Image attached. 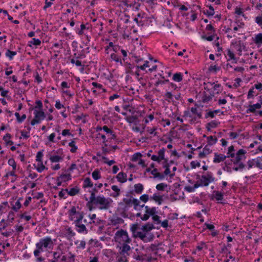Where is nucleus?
Returning <instances> with one entry per match:
<instances>
[{"instance_id": "f257e3e1", "label": "nucleus", "mask_w": 262, "mask_h": 262, "mask_svg": "<svg viewBox=\"0 0 262 262\" xmlns=\"http://www.w3.org/2000/svg\"><path fill=\"white\" fill-rule=\"evenodd\" d=\"M68 213L69 219L70 221L73 222L76 231L79 233L83 234H86L88 233L86 226L91 224V221L96 217L95 214L90 215L91 221H88L86 219H84V212L77 211L76 208L75 206H72Z\"/></svg>"}, {"instance_id": "f03ea898", "label": "nucleus", "mask_w": 262, "mask_h": 262, "mask_svg": "<svg viewBox=\"0 0 262 262\" xmlns=\"http://www.w3.org/2000/svg\"><path fill=\"white\" fill-rule=\"evenodd\" d=\"M54 245V242L50 236L40 238L35 245L36 249L33 252L34 256L38 257L41 252L52 249Z\"/></svg>"}, {"instance_id": "7ed1b4c3", "label": "nucleus", "mask_w": 262, "mask_h": 262, "mask_svg": "<svg viewBox=\"0 0 262 262\" xmlns=\"http://www.w3.org/2000/svg\"><path fill=\"white\" fill-rule=\"evenodd\" d=\"M89 203H93L96 205H99L100 210H107L111 206L112 200L111 199L106 198L103 195H98L96 198L94 196L89 199Z\"/></svg>"}, {"instance_id": "20e7f679", "label": "nucleus", "mask_w": 262, "mask_h": 262, "mask_svg": "<svg viewBox=\"0 0 262 262\" xmlns=\"http://www.w3.org/2000/svg\"><path fill=\"white\" fill-rule=\"evenodd\" d=\"M196 179H199V181L202 184L203 187L208 186L209 183L215 181V178L213 176V173L210 171H207L204 174L202 175L200 178V176L197 174L196 176Z\"/></svg>"}, {"instance_id": "39448f33", "label": "nucleus", "mask_w": 262, "mask_h": 262, "mask_svg": "<svg viewBox=\"0 0 262 262\" xmlns=\"http://www.w3.org/2000/svg\"><path fill=\"white\" fill-rule=\"evenodd\" d=\"M115 237L116 241L119 243L123 242V243H130L132 242V239L129 237L126 231L123 229L117 231L115 233Z\"/></svg>"}, {"instance_id": "423d86ee", "label": "nucleus", "mask_w": 262, "mask_h": 262, "mask_svg": "<svg viewBox=\"0 0 262 262\" xmlns=\"http://www.w3.org/2000/svg\"><path fill=\"white\" fill-rule=\"evenodd\" d=\"M122 202L129 208L131 207L132 205H133L135 210L139 209L138 207H140L141 206L140 205L139 200L137 199L133 198L129 194H126V198H123Z\"/></svg>"}, {"instance_id": "0eeeda50", "label": "nucleus", "mask_w": 262, "mask_h": 262, "mask_svg": "<svg viewBox=\"0 0 262 262\" xmlns=\"http://www.w3.org/2000/svg\"><path fill=\"white\" fill-rule=\"evenodd\" d=\"M204 90L205 91L203 92L202 101L204 103H208L214 96V93L208 86H205Z\"/></svg>"}, {"instance_id": "6e6552de", "label": "nucleus", "mask_w": 262, "mask_h": 262, "mask_svg": "<svg viewBox=\"0 0 262 262\" xmlns=\"http://www.w3.org/2000/svg\"><path fill=\"white\" fill-rule=\"evenodd\" d=\"M34 114V118L30 122L31 125L32 126L36 124L40 123L41 121L43 120L46 117V115L44 112H43L42 110L37 111L35 110Z\"/></svg>"}, {"instance_id": "1a4fd4ad", "label": "nucleus", "mask_w": 262, "mask_h": 262, "mask_svg": "<svg viewBox=\"0 0 262 262\" xmlns=\"http://www.w3.org/2000/svg\"><path fill=\"white\" fill-rule=\"evenodd\" d=\"M246 151L245 150L243 149H240L237 151L236 154H235V157L231 160V161L234 164H237V163H239L241 161L246 159Z\"/></svg>"}, {"instance_id": "9d476101", "label": "nucleus", "mask_w": 262, "mask_h": 262, "mask_svg": "<svg viewBox=\"0 0 262 262\" xmlns=\"http://www.w3.org/2000/svg\"><path fill=\"white\" fill-rule=\"evenodd\" d=\"M261 158L258 157L256 159L249 160L247 162V168L248 169L252 168L253 166L262 169V163H261Z\"/></svg>"}, {"instance_id": "9b49d317", "label": "nucleus", "mask_w": 262, "mask_h": 262, "mask_svg": "<svg viewBox=\"0 0 262 262\" xmlns=\"http://www.w3.org/2000/svg\"><path fill=\"white\" fill-rule=\"evenodd\" d=\"M122 4L126 7H133V9L138 10L140 6V4L136 0H121Z\"/></svg>"}, {"instance_id": "f8f14e48", "label": "nucleus", "mask_w": 262, "mask_h": 262, "mask_svg": "<svg viewBox=\"0 0 262 262\" xmlns=\"http://www.w3.org/2000/svg\"><path fill=\"white\" fill-rule=\"evenodd\" d=\"M165 149L162 148L158 152V156L153 155L151 156V159L154 161L160 163L162 159H164Z\"/></svg>"}, {"instance_id": "ddd939ff", "label": "nucleus", "mask_w": 262, "mask_h": 262, "mask_svg": "<svg viewBox=\"0 0 262 262\" xmlns=\"http://www.w3.org/2000/svg\"><path fill=\"white\" fill-rule=\"evenodd\" d=\"M128 243H123L122 246L120 247L119 254L120 255H129L128 251L131 250V247L128 245Z\"/></svg>"}, {"instance_id": "4468645a", "label": "nucleus", "mask_w": 262, "mask_h": 262, "mask_svg": "<svg viewBox=\"0 0 262 262\" xmlns=\"http://www.w3.org/2000/svg\"><path fill=\"white\" fill-rule=\"evenodd\" d=\"M214 156L213 162L214 163H219L221 162H223L227 158L226 156L222 154H218L217 152H215Z\"/></svg>"}, {"instance_id": "2eb2a0df", "label": "nucleus", "mask_w": 262, "mask_h": 262, "mask_svg": "<svg viewBox=\"0 0 262 262\" xmlns=\"http://www.w3.org/2000/svg\"><path fill=\"white\" fill-rule=\"evenodd\" d=\"M109 224L112 226H117L119 224L123 223L124 220L119 217L115 216L109 219Z\"/></svg>"}, {"instance_id": "dca6fc26", "label": "nucleus", "mask_w": 262, "mask_h": 262, "mask_svg": "<svg viewBox=\"0 0 262 262\" xmlns=\"http://www.w3.org/2000/svg\"><path fill=\"white\" fill-rule=\"evenodd\" d=\"M210 145L207 144L204 147L203 150L201 151L199 154V157L200 158H205L207 155H209L212 152V150L210 149Z\"/></svg>"}, {"instance_id": "f3484780", "label": "nucleus", "mask_w": 262, "mask_h": 262, "mask_svg": "<svg viewBox=\"0 0 262 262\" xmlns=\"http://www.w3.org/2000/svg\"><path fill=\"white\" fill-rule=\"evenodd\" d=\"M140 207L142 208L144 207L146 209L145 213H148L149 215L152 216L157 213V209L155 207L150 208L148 206H145L144 204L141 205Z\"/></svg>"}, {"instance_id": "a211bd4d", "label": "nucleus", "mask_w": 262, "mask_h": 262, "mask_svg": "<svg viewBox=\"0 0 262 262\" xmlns=\"http://www.w3.org/2000/svg\"><path fill=\"white\" fill-rule=\"evenodd\" d=\"M64 191H66L70 196H74L79 192V188L77 186H76L70 189L66 188L64 189Z\"/></svg>"}, {"instance_id": "6ab92c4d", "label": "nucleus", "mask_w": 262, "mask_h": 262, "mask_svg": "<svg viewBox=\"0 0 262 262\" xmlns=\"http://www.w3.org/2000/svg\"><path fill=\"white\" fill-rule=\"evenodd\" d=\"M118 182L123 183L127 181V174L123 172H120L116 176Z\"/></svg>"}, {"instance_id": "aec40b11", "label": "nucleus", "mask_w": 262, "mask_h": 262, "mask_svg": "<svg viewBox=\"0 0 262 262\" xmlns=\"http://www.w3.org/2000/svg\"><path fill=\"white\" fill-rule=\"evenodd\" d=\"M150 200H154L159 205L162 204L163 201V196L157 193H154L153 195L150 197Z\"/></svg>"}, {"instance_id": "412c9836", "label": "nucleus", "mask_w": 262, "mask_h": 262, "mask_svg": "<svg viewBox=\"0 0 262 262\" xmlns=\"http://www.w3.org/2000/svg\"><path fill=\"white\" fill-rule=\"evenodd\" d=\"M220 122L215 120L211 121L206 125V128L208 131H210L211 128L216 127Z\"/></svg>"}, {"instance_id": "4be33fe9", "label": "nucleus", "mask_w": 262, "mask_h": 262, "mask_svg": "<svg viewBox=\"0 0 262 262\" xmlns=\"http://www.w3.org/2000/svg\"><path fill=\"white\" fill-rule=\"evenodd\" d=\"M234 47L236 51L238 52V54L239 56L242 55V51L244 50L246 48L244 44L241 41H239L238 43H236V45H234Z\"/></svg>"}, {"instance_id": "5701e85b", "label": "nucleus", "mask_w": 262, "mask_h": 262, "mask_svg": "<svg viewBox=\"0 0 262 262\" xmlns=\"http://www.w3.org/2000/svg\"><path fill=\"white\" fill-rule=\"evenodd\" d=\"M94 184L90 178L87 177L84 179L82 186L83 188H92Z\"/></svg>"}, {"instance_id": "b1692460", "label": "nucleus", "mask_w": 262, "mask_h": 262, "mask_svg": "<svg viewBox=\"0 0 262 262\" xmlns=\"http://www.w3.org/2000/svg\"><path fill=\"white\" fill-rule=\"evenodd\" d=\"M151 174L154 176V178H158L160 180L164 179V174L159 172L157 168H154V169L151 171Z\"/></svg>"}, {"instance_id": "393cba45", "label": "nucleus", "mask_w": 262, "mask_h": 262, "mask_svg": "<svg viewBox=\"0 0 262 262\" xmlns=\"http://www.w3.org/2000/svg\"><path fill=\"white\" fill-rule=\"evenodd\" d=\"M136 236L139 237L144 242H148L150 241V239H149L147 237L146 234L145 233H143V232H141V231L137 232Z\"/></svg>"}, {"instance_id": "a878e982", "label": "nucleus", "mask_w": 262, "mask_h": 262, "mask_svg": "<svg viewBox=\"0 0 262 262\" xmlns=\"http://www.w3.org/2000/svg\"><path fill=\"white\" fill-rule=\"evenodd\" d=\"M11 137V134L9 133L6 134V135L3 137V140L6 142L7 145H12L13 144L14 142L10 140Z\"/></svg>"}, {"instance_id": "bb28decb", "label": "nucleus", "mask_w": 262, "mask_h": 262, "mask_svg": "<svg viewBox=\"0 0 262 262\" xmlns=\"http://www.w3.org/2000/svg\"><path fill=\"white\" fill-rule=\"evenodd\" d=\"M207 144L210 146H212V145L215 144L217 141V138L216 137L213 136H210L207 137Z\"/></svg>"}, {"instance_id": "cd10ccee", "label": "nucleus", "mask_w": 262, "mask_h": 262, "mask_svg": "<svg viewBox=\"0 0 262 262\" xmlns=\"http://www.w3.org/2000/svg\"><path fill=\"white\" fill-rule=\"evenodd\" d=\"M154 228V225L151 223H147L146 224L142 226V230L143 232H147L148 231H151L152 229Z\"/></svg>"}, {"instance_id": "c85d7f7f", "label": "nucleus", "mask_w": 262, "mask_h": 262, "mask_svg": "<svg viewBox=\"0 0 262 262\" xmlns=\"http://www.w3.org/2000/svg\"><path fill=\"white\" fill-rule=\"evenodd\" d=\"M203 13L207 16H212L214 14V10L212 6H209L208 9L203 10Z\"/></svg>"}, {"instance_id": "c756f323", "label": "nucleus", "mask_w": 262, "mask_h": 262, "mask_svg": "<svg viewBox=\"0 0 262 262\" xmlns=\"http://www.w3.org/2000/svg\"><path fill=\"white\" fill-rule=\"evenodd\" d=\"M111 188L113 191H115V193L111 194V196H112L114 198L118 197L120 195V190L118 188V187L116 185H113L111 187Z\"/></svg>"}, {"instance_id": "7c9ffc66", "label": "nucleus", "mask_w": 262, "mask_h": 262, "mask_svg": "<svg viewBox=\"0 0 262 262\" xmlns=\"http://www.w3.org/2000/svg\"><path fill=\"white\" fill-rule=\"evenodd\" d=\"M135 191L137 194H141L144 189L143 185L142 184L138 183L134 185Z\"/></svg>"}, {"instance_id": "2f4dec72", "label": "nucleus", "mask_w": 262, "mask_h": 262, "mask_svg": "<svg viewBox=\"0 0 262 262\" xmlns=\"http://www.w3.org/2000/svg\"><path fill=\"white\" fill-rule=\"evenodd\" d=\"M63 160V157L58 155L51 156L50 157V160L52 163H56L60 162Z\"/></svg>"}, {"instance_id": "473e14b6", "label": "nucleus", "mask_w": 262, "mask_h": 262, "mask_svg": "<svg viewBox=\"0 0 262 262\" xmlns=\"http://www.w3.org/2000/svg\"><path fill=\"white\" fill-rule=\"evenodd\" d=\"M213 193L214 194V198L217 201H221L223 200V193L219 191H214Z\"/></svg>"}, {"instance_id": "72a5a7b5", "label": "nucleus", "mask_w": 262, "mask_h": 262, "mask_svg": "<svg viewBox=\"0 0 262 262\" xmlns=\"http://www.w3.org/2000/svg\"><path fill=\"white\" fill-rule=\"evenodd\" d=\"M61 253L58 252H53V258L49 260L50 262H59V259L61 257Z\"/></svg>"}, {"instance_id": "f704fd0d", "label": "nucleus", "mask_w": 262, "mask_h": 262, "mask_svg": "<svg viewBox=\"0 0 262 262\" xmlns=\"http://www.w3.org/2000/svg\"><path fill=\"white\" fill-rule=\"evenodd\" d=\"M172 79L177 82H180L183 79V75L181 73H175L173 75Z\"/></svg>"}, {"instance_id": "c9c22d12", "label": "nucleus", "mask_w": 262, "mask_h": 262, "mask_svg": "<svg viewBox=\"0 0 262 262\" xmlns=\"http://www.w3.org/2000/svg\"><path fill=\"white\" fill-rule=\"evenodd\" d=\"M21 207V204L19 200H17L14 204L12 205V209L15 212H17Z\"/></svg>"}, {"instance_id": "e433bc0d", "label": "nucleus", "mask_w": 262, "mask_h": 262, "mask_svg": "<svg viewBox=\"0 0 262 262\" xmlns=\"http://www.w3.org/2000/svg\"><path fill=\"white\" fill-rule=\"evenodd\" d=\"M29 43L30 44H29L28 46L30 47H31V44L36 46H39L41 43V41L39 39H36L35 38H32V40L29 42Z\"/></svg>"}, {"instance_id": "4c0bfd02", "label": "nucleus", "mask_w": 262, "mask_h": 262, "mask_svg": "<svg viewBox=\"0 0 262 262\" xmlns=\"http://www.w3.org/2000/svg\"><path fill=\"white\" fill-rule=\"evenodd\" d=\"M92 178L95 180H97L101 178L100 172L98 169H95L92 173Z\"/></svg>"}, {"instance_id": "58836bf2", "label": "nucleus", "mask_w": 262, "mask_h": 262, "mask_svg": "<svg viewBox=\"0 0 262 262\" xmlns=\"http://www.w3.org/2000/svg\"><path fill=\"white\" fill-rule=\"evenodd\" d=\"M234 150H234V146L233 145L230 146L228 148V153H227V154L228 155L226 156L227 157V158L231 157L232 158H233L235 157V154L234 152Z\"/></svg>"}, {"instance_id": "ea45409f", "label": "nucleus", "mask_w": 262, "mask_h": 262, "mask_svg": "<svg viewBox=\"0 0 262 262\" xmlns=\"http://www.w3.org/2000/svg\"><path fill=\"white\" fill-rule=\"evenodd\" d=\"M69 146L71 147L70 151L72 153H74L77 149V146L75 145V142L73 140L69 143Z\"/></svg>"}, {"instance_id": "a19ab883", "label": "nucleus", "mask_w": 262, "mask_h": 262, "mask_svg": "<svg viewBox=\"0 0 262 262\" xmlns=\"http://www.w3.org/2000/svg\"><path fill=\"white\" fill-rule=\"evenodd\" d=\"M111 58L113 60L116 61V62H119L120 64H122L121 60L120 57L117 55L116 54L113 53L111 54Z\"/></svg>"}, {"instance_id": "79ce46f5", "label": "nucleus", "mask_w": 262, "mask_h": 262, "mask_svg": "<svg viewBox=\"0 0 262 262\" xmlns=\"http://www.w3.org/2000/svg\"><path fill=\"white\" fill-rule=\"evenodd\" d=\"M226 54L229 57L228 60H235V62H236L234 54L231 50L227 49Z\"/></svg>"}, {"instance_id": "37998d69", "label": "nucleus", "mask_w": 262, "mask_h": 262, "mask_svg": "<svg viewBox=\"0 0 262 262\" xmlns=\"http://www.w3.org/2000/svg\"><path fill=\"white\" fill-rule=\"evenodd\" d=\"M137 119L138 118L136 116H129L126 118L125 120L129 123H134Z\"/></svg>"}, {"instance_id": "c03bdc74", "label": "nucleus", "mask_w": 262, "mask_h": 262, "mask_svg": "<svg viewBox=\"0 0 262 262\" xmlns=\"http://www.w3.org/2000/svg\"><path fill=\"white\" fill-rule=\"evenodd\" d=\"M58 178L63 182H66L71 179L70 174H62Z\"/></svg>"}, {"instance_id": "a18cd8bd", "label": "nucleus", "mask_w": 262, "mask_h": 262, "mask_svg": "<svg viewBox=\"0 0 262 262\" xmlns=\"http://www.w3.org/2000/svg\"><path fill=\"white\" fill-rule=\"evenodd\" d=\"M15 55H16V52L11 51L10 50H8L6 53V56L9 57L10 60H12Z\"/></svg>"}, {"instance_id": "49530a36", "label": "nucleus", "mask_w": 262, "mask_h": 262, "mask_svg": "<svg viewBox=\"0 0 262 262\" xmlns=\"http://www.w3.org/2000/svg\"><path fill=\"white\" fill-rule=\"evenodd\" d=\"M255 23L258 25L261 28H262V11L260 15L256 16L255 19Z\"/></svg>"}, {"instance_id": "de8ad7c7", "label": "nucleus", "mask_w": 262, "mask_h": 262, "mask_svg": "<svg viewBox=\"0 0 262 262\" xmlns=\"http://www.w3.org/2000/svg\"><path fill=\"white\" fill-rule=\"evenodd\" d=\"M167 187V185L165 183H161L156 185V189L159 191H163L165 188Z\"/></svg>"}, {"instance_id": "09e8293b", "label": "nucleus", "mask_w": 262, "mask_h": 262, "mask_svg": "<svg viewBox=\"0 0 262 262\" xmlns=\"http://www.w3.org/2000/svg\"><path fill=\"white\" fill-rule=\"evenodd\" d=\"M8 163L12 167L13 170H15L16 169V163L13 158L9 159Z\"/></svg>"}, {"instance_id": "8fccbe9b", "label": "nucleus", "mask_w": 262, "mask_h": 262, "mask_svg": "<svg viewBox=\"0 0 262 262\" xmlns=\"http://www.w3.org/2000/svg\"><path fill=\"white\" fill-rule=\"evenodd\" d=\"M246 113L249 114L250 113H254L255 115H257L256 108L253 107V105H249L248 109L246 110Z\"/></svg>"}, {"instance_id": "3c124183", "label": "nucleus", "mask_w": 262, "mask_h": 262, "mask_svg": "<svg viewBox=\"0 0 262 262\" xmlns=\"http://www.w3.org/2000/svg\"><path fill=\"white\" fill-rule=\"evenodd\" d=\"M119 206L120 209H121L123 212L127 211L129 208L127 206L124 204L123 202L119 203Z\"/></svg>"}, {"instance_id": "603ef678", "label": "nucleus", "mask_w": 262, "mask_h": 262, "mask_svg": "<svg viewBox=\"0 0 262 262\" xmlns=\"http://www.w3.org/2000/svg\"><path fill=\"white\" fill-rule=\"evenodd\" d=\"M254 41L256 43H262V33H259L255 36Z\"/></svg>"}, {"instance_id": "864d4df0", "label": "nucleus", "mask_w": 262, "mask_h": 262, "mask_svg": "<svg viewBox=\"0 0 262 262\" xmlns=\"http://www.w3.org/2000/svg\"><path fill=\"white\" fill-rule=\"evenodd\" d=\"M67 236L69 237H72L75 235V233L73 231L71 227H68L66 229Z\"/></svg>"}, {"instance_id": "5fc2aeb1", "label": "nucleus", "mask_w": 262, "mask_h": 262, "mask_svg": "<svg viewBox=\"0 0 262 262\" xmlns=\"http://www.w3.org/2000/svg\"><path fill=\"white\" fill-rule=\"evenodd\" d=\"M148 249L152 252H154L156 255L157 254V251L159 250L158 246L156 244H151L148 248Z\"/></svg>"}, {"instance_id": "6e6d98bb", "label": "nucleus", "mask_w": 262, "mask_h": 262, "mask_svg": "<svg viewBox=\"0 0 262 262\" xmlns=\"http://www.w3.org/2000/svg\"><path fill=\"white\" fill-rule=\"evenodd\" d=\"M47 169L48 168L43 165L42 162H41L40 164H38V167L36 168V170L38 172H41L43 170Z\"/></svg>"}, {"instance_id": "4d7b16f0", "label": "nucleus", "mask_w": 262, "mask_h": 262, "mask_svg": "<svg viewBox=\"0 0 262 262\" xmlns=\"http://www.w3.org/2000/svg\"><path fill=\"white\" fill-rule=\"evenodd\" d=\"M254 90V88L252 87L249 90L247 95L248 99L253 98L254 97V94L255 93V91Z\"/></svg>"}, {"instance_id": "13d9d810", "label": "nucleus", "mask_w": 262, "mask_h": 262, "mask_svg": "<svg viewBox=\"0 0 262 262\" xmlns=\"http://www.w3.org/2000/svg\"><path fill=\"white\" fill-rule=\"evenodd\" d=\"M43 157V153L42 151L37 152L36 156V161L39 162H42V158Z\"/></svg>"}, {"instance_id": "bf43d9fd", "label": "nucleus", "mask_w": 262, "mask_h": 262, "mask_svg": "<svg viewBox=\"0 0 262 262\" xmlns=\"http://www.w3.org/2000/svg\"><path fill=\"white\" fill-rule=\"evenodd\" d=\"M86 29L85 25L82 24L80 25V28L78 30L77 33L79 35H81L84 34V30Z\"/></svg>"}, {"instance_id": "052dcab7", "label": "nucleus", "mask_w": 262, "mask_h": 262, "mask_svg": "<svg viewBox=\"0 0 262 262\" xmlns=\"http://www.w3.org/2000/svg\"><path fill=\"white\" fill-rule=\"evenodd\" d=\"M27 212H25L23 213L20 214L19 216L20 219H24L26 221H29L31 219V216L30 215H27Z\"/></svg>"}, {"instance_id": "680f3d73", "label": "nucleus", "mask_w": 262, "mask_h": 262, "mask_svg": "<svg viewBox=\"0 0 262 262\" xmlns=\"http://www.w3.org/2000/svg\"><path fill=\"white\" fill-rule=\"evenodd\" d=\"M98 189L95 186L92 189V190L89 191V192L91 193V195L90 198H93V196H94V198H96V193L98 192Z\"/></svg>"}, {"instance_id": "e2e57ef3", "label": "nucleus", "mask_w": 262, "mask_h": 262, "mask_svg": "<svg viewBox=\"0 0 262 262\" xmlns=\"http://www.w3.org/2000/svg\"><path fill=\"white\" fill-rule=\"evenodd\" d=\"M120 255L121 256L118 258L117 262H127L128 261L127 258V255L125 254Z\"/></svg>"}, {"instance_id": "0e129e2a", "label": "nucleus", "mask_w": 262, "mask_h": 262, "mask_svg": "<svg viewBox=\"0 0 262 262\" xmlns=\"http://www.w3.org/2000/svg\"><path fill=\"white\" fill-rule=\"evenodd\" d=\"M14 217H15L14 212L12 211H10L9 212L8 215V220H9V221L10 222L12 223L14 220Z\"/></svg>"}, {"instance_id": "69168bd1", "label": "nucleus", "mask_w": 262, "mask_h": 262, "mask_svg": "<svg viewBox=\"0 0 262 262\" xmlns=\"http://www.w3.org/2000/svg\"><path fill=\"white\" fill-rule=\"evenodd\" d=\"M165 97L166 98L165 100L168 102H170V100H171L173 98V95L171 92H167L165 94Z\"/></svg>"}, {"instance_id": "338daca9", "label": "nucleus", "mask_w": 262, "mask_h": 262, "mask_svg": "<svg viewBox=\"0 0 262 262\" xmlns=\"http://www.w3.org/2000/svg\"><path fill=\"white\" fill-rule=\"evenodd\" d=\"M190 166L192 168H195L200 166V163L196 161H192L190 163Z\"/></svg>"}, {"instance_id": "774afa93", "label": "nucleus", "mask_w": 262, "mask_h": 262, "mask_svg": "<svg viewBox=\"0 0 262 262\" xmlns=\"http://www.w3.org/2000/svg\"><path fill=\"white\" fill-rule=\"evenodd\" d=\"M140 200L142 202L146 203L149 200V196L148 194H144L140 197Z\"/></svg>"}]
</instances>
